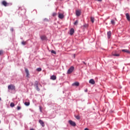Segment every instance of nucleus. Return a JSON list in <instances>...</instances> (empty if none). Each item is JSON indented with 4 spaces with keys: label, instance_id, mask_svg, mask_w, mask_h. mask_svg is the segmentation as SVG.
Listing matches in <instances>:
<instances>
[{
    "label": "nucleus",
    "instance_id": "nucleus-31",
    "mask_svg": "<svg viewBox=\"0 0 130 130\" xmlns=\"http://www.w3.org/2000/svg\"><path fill=\"white\" fill-rule=\"evenodd\" d=\"M20 109H21V107L18 106L17 107V110H20Z\"/></svg>",
    "mask_w": 130,
    "mask_h": 130
},
{
    "label": "nucleus",
    "instance_id": "nucleus-15",
    "mask_svg": "<svg viewBox=\"0 0 130 130\" xmlns=\"http://www.w3.org/2000/svg\"><path fill=\"white\" fill-rule=\"evenodd\" d=\"M107 36L108 39L111 37V31H109L107 32Z\"/></svg>",
    "mask_w": 130,
    "mask_h": 130
},
{
    "label": "nucleus",
    "instance_id": "nucleus-25",
    "mask_svg": "<svg viewBox=\"0 0 130 130\" xmlns=\"http://www.w3.org/2000/svg\"><path fill=\"white\" fill-rule=\"evenodd\" d=\"M78 23H79V21H78V20H76V21L74 22V25L77 26L78 25Z\"/></svg>",
    "mask_w": 130,
    "mask_h": 130
},
{
    "label": "nucleus",
    "instance_id": "nucleus-16",
    "mask_svg": "<svg viewBox=\"0 0 130 130\" xmlns=\"http://www.w3.org/2000/svg\"><path fill=\"white\" fill-rule=\"evenodd\" d=\"M73 86H76L77 87H78V86L80 85V83L78 82H76L74 83H73L72 84Z\"/></svg>",
    "mask_w": 130,
    "mask_h": 130
},
{
    "label": "nucleus",
    "instance_id": "nucleus-27",
    "mask_svg": "<svg viewBox=\"0 0 130 130\" xmlns=\"http://www.w3.org/2000/svg\"><path fill=\"white\" fill-rule=\"evenodd\" d=\"M36 88L37 91H40V89L39 88V87L38 86H36Z\"/></svg>",
    "mask_w": 130,
    "mask_h": 130
},
{
    "label": "nucleus",
    "instance_id": "nucleus-32",
    "mask_svg": "<svg viewBox=\"0 0 130 130\" xmlns=\"http://www.w3.org/2000/svg\"><path fill=\"white\" fill-rule=\"evenodd\" d=\"M83 26H84V27H88V25L87 24L84 25Z\"/></svg>",
    "mask_w": 130,
    "mask_h": 130
},
{
    "label": "nucleus",
    "instance_id": "nucleus-13",
    "mask_svg": "<svg viewBox=\"0 0 130 130\" xmlns=\"http://www.w3.org/2000/svg\"><path fill=\"white\" fill-rule=\"evenodd\" d=\"M89 84H91L92 85H94V84H95V81H94V79H90L89 80Z\"/></svg>",
    "mask_w": 130,
    "mask_h": 130
},
{
    "label": "nucleus",
    "instance_id": "nucleus-39",
    "mask_svg": "<svg viewBox=\"0 0 130 130\" xmlns=\"http://www.w3.org/2000/svg\"><path fill=\"white\" fill-rule=\"evenodd\" d=\"M115 20H116V18H115Z\"/></svg>",
    "mask_w": 130,
    "mask_h": 130
},
{
    "label": "nucleus",
    "instance_id": "nucleus-22",
    "mask_svg": "<svg viewBox=\"0 0 130 130\" xmlns=\"http://www.w3.org/2000/svg\"><path fill=\"white\" fill-rule=\"evenodd\" d=\"M37 72H41L42 71V69H41V68H39L37 69Z\"/></svg>",
    "mask_w": 130,
    "mask_h": 130
},
{
    "label": "nucleus",
    "instance_id": "nucleus-1",
    "mask_svg": "<svg viewBox=\"0 0 130 130\" xmlns=\"http://www.w3.org/2000/svg\"><path fill=\"white\" fill-rule=\"evenodd\" d=\"M74 70H75V67L74 66H71L68 70L67 73L69 74H72L73 72H74Z\"/></svg>",
    "mask_w": 130,
    "mask_h": 130
},
{
    "label": "nucleus",
    "instance_id": "nucleus-33",
    "mask_svg": "<svg viewBox=\"0 0 130 130\" xmlns=\"http://www.w3.org/2000/svg\"><path fill=\"white\" fill-rule=\"evenodd\" d=\"M95 1H98V2H102V0H95Z\"/></svg>",
    "mask_w": 130,
    "mask_h": 130
},
{
    "label": "nucleus",
    "instance_id": "nucleus-17",
    "mask_svg": "<svg viewBox=\"0 0 130 130\" xmlns=\"http://www.w3.org/2000/svg\"><path fill=\"white\" fill-rule=\"evenodd\" d=\"M41 39L42 40H45V39H46V37L45 36H42Z\"/></svg>",
    "mask_w": 130,
    "mask_h": 130
},
{
    "label": "nucleus",
    "instance_id": "nucleus-34",
    "mask_svg": "<svg viewBox=\"0 0 130 130\" xmlns=\"http://www.w3.org/2000/svg\"><path fill=\"white\" fill-rule=\"evenodd\" d=\"M84 130H89V129L88 128H85Z\"/></svg>",
    "mask_w": 130,
    "mask_h": 130
},
{
    "label": "nucleus",
    "instance_id": "nucleus-37",
    "mask_svg": "<svg viewBox=\"0 0 130 130\" xmlns=\"http://www.w3.org/2000/svg\"><path fill=\"white\" fill-rule=\"evenodd\" d=\"M87 90L86 89V90H85V92H87Z\"/></svg>",
    "mask_w": 130,
    "mask_h": 130
},
{
    "label": "nucleus",
    "instance_id": "nucleus-12",
    "mask_svg": "<svg viewBox=\"0 0 130 130\" xmlns=\"http://www.w3.org/2000/svg\"><path fill=\"white\" fill-rule=\"evenodd\" d=\"M51 80H53V81L56 80V76L55 75L51 76L50 77Z\"/></svg>",
    "mask_w": 130,
    "mask_h": 130
},
{
    "label": "nucleus",
    "instance_id": "nucleus-5",
    "mask_svg": "<svg viewBox=\"0 0 130 130\" xmlns=\"http://www.w3.org/2000/svg\"><path fill=\"white\" fill-rule=\"evenodd\" d=\"M25 72L26 74L27 78H29V76H30V74L29 73V70H28V69L25 68Z\"/></svg>",
    "mask_w": 130,
    "mask_h": 130
},
{
    "label": "nucleus",
    "instance_id": "nucleus-23",
    "mask_svg": "<svg viewBox=\"0 0 130 130\" xmlns=\"http://www.w3.org/2000/svg\"><path fill=\"white\" fill-rule=\"evenodd\" d=\"M10 106H11V107H15V104H14V103H11L10 104Z\"/></svg>",
    "mask_w": 130,
    "mask_h": 130
},
{
    "label": "nucleus",
    "instance_id": "nucleus-6",
    "mask_svg": "<svg viewBox=\"0 0 130 130\" xmlns=\"http://www.w3.org/2000/svg\"><path fill=\"white\" fill-rule=\"evenodd\" d=\"M76 15L77 17H79V16H81V11L80 10H76Z\"/></svg>",
    "mask_w": 130,
    "mask_h": 130
},
{
    "label": "nucleus",
    "instance_id": "nucleus-19",
    "mask_svg": "<svg viewBox=\"0 0 130 130\" xmlns=\"http://www.w3.org/2000/svg\"><path fill=\"white\" fill-rule=\"evenodd\" d=\"M75 117L76 118V119H81V117H80V115H77V116H75Z\"/></svg>",
    "mask_w": 130,
    "mask_h": 130
},
{
    "label": "nucleus",
    "instance_id": "nucleus-18",
    "mask_svg": "<svg viewBox=\"0 0 130 130\" xmlns=\"http://www.w3.org/2000/svg\"><path fill=\"white\" fill-rule=\"evenodd\" d=\"M24 105H25L26 106H29V105H30V103L29 102H25Z\"/></svg>",
    "mask_w": 130,
    "mask_h": 130
},
{
    "label": "nucleus",
    "instance_id": "nucleus-24",
    "mask_svg": "<svg viewBox=\"0 0 130 130\" xmlns=\"http://www.w3.org/2000/svg\"><path fill=\"white\" fill-rule=\"evenodd\" d=\"M90 20L92 23H94V17H90Z\"/></svg>",
    "mask_w": 130,
    "mask_h": 130
},
{
    "label": "nucleus",
    "instance_id": "nucleus-14",
    "mask_svg": "<svg viewBox=\"0 0 130 130\" xmlns=\"http://www.w3.org/2000/svg\"><path fill=\"white\" fill-rule=\"evenodd\" d=\"M2 5H3V6H4L5 7H7L8 6V3L4 1L2 2Z\"/></svg>",
    "mask_w": 130,
    "mask_h": 130
},
{
    "label": "nucleus",
    "instance_id": "nucleus-4",
    "mask_svg": "<svg viewBox=\"0 0 130 130\" xmlns=\"http://www.w3.org/2000/svg\"><path fill=\"white\" fill-rule=\"evenodd\" d=\"M112 55H113V56H119V54L117 53V51H115L112 52Z\"/></svg>",
    "mask_w": 130,
    "mask_h": 130
},
{
    "label": "nucleus",
    "instance_id": "nucleus-8",
    "mask_svg": "<svg viewBox=\"0 0 130 130\" xmlns=\"http://www.w3.org/2000/svg\"><path fill=\"white\" fill-rule=\"evenodd\" d=\"M125 16H126V18L127 21H128L129 22V21H130L129 14L128 13H126Z\"/></svg>",
    "mask_w": 130,
    "mask_h": 130
},
{
    "label": "nucleus",
    "instance_id": "nucleus-35",
    "mask_svg": "<svg viewBox=\"0 0 130 130\" xmlns=\"http://www.w3.org/2000/svg\"><path fill=\"white\" fill-rule=\"evenodd\" d=\"M40 111L41 112L42 110H41V107H40Z\"/></svg>",
    "mask_w": 130,
    "mask_h": 130
},
{
    "label": "nucleus",
    "instance_id": "nucleus-29",
    "mask_svg": "<svg viewBox=\"0 0 130 130\" xmlns=\"http://www.w3.org/2000/svg\"><path fill=\"white\" fill-rule=\"evenodd\" d=\"M56 15H57L56 13H53L52 14L53 17H55V16H56Z\"/></svg>",
    "mask_w": 130,
    "mask_h": 130
},
{
    "label": "nucleus",
    "instance_id": "nucleus-20",
    "mask_svg": "<svg viewBox=\"0 0 130 130\" xmlns=\"http://www.w3.org/2000/svg\"><path fill=\"white\" fill-rule=\"evenodd\" d=\"M34 86L35 87L38 86V81H35Z\"/></svg>",
    "mask_w": 130,
    "mask_h": 130
},
{
    "label": "nucleus",
    "instance_id": "nucleus-3",
    "mask_svg": "<svg viewBox=\"0 0 130 130\" xmlns=\"http://www.w3.org/2000/svg\"><path fill=\"white\" fill-rule=\"evenodd\" d=\"M69 123L71 125H72V126H76V123L72 120H69Z\"/></svg>",
    "mask_w": 130,
    "mask_h": 130
},
{
    "label": "nucleus",
    "instance_id": "nucleus-9",
    "mask_svg": "<svg viewBox=\"0 0 130 130\" xmlns=\"http://www.w3.org/2000/svg\"><path fill=\"white\" fill-rule=\"evenodd\" d=\"M75 33V29H74L73 28H72L70 30V34L71 35H73Z\"/></svg>",
    "mask_w": 130,
    "mask_h": 130
},
{
    "label": "nucleus",
    "instance_id": "nucleus-38",
    "mask_svg": "<svg viewBox=\"0 0 130 130\" xmlns=\"http://www.w3.org/2000/svg\"><path fill=\"white\" fill-rule=\"evenodd\" d=\"M2 100V99L0 98V101Z\"/></svg>",
    "mask_w": 130,
    "mask_h": 130
},
{
    "label": "nucleus",
    "instance_id": "nucleus-11",
    "mask_svg": "<svg viewBox=\"0 0 130 130\" xmlns=\"http://www.w3.org/2000/svg\"><path fill=\"white\" fill-rule=\"evenodd\" d=\"M121 51H122V52H126L127 53L130 54L129 50H128L127 49H122V50H121Z\"/></svg>",
    "mask_w": 130,
    "mask_h": 130
},
{
    "label": "nucleus",
    "instance_id": "nucleus-21",
    "mask_svg": "<svg viewBox=\"0 0 130 130\" xmlns=\"http://www.w3.org/2000/svg\"><path fill=\"white\" fill-rule=\"evenodd\" d=\"M111 24H112V25H115V21H114V20H112L111 21Z\"/></svg>",
    "mask_w": 130,
    "mask_h": 130
},
{
    "label": "nucleus",
    "instance_id": "nucleus-30",
    "mask_svg": "<svg viewBox=\"0 0 130 130\" xmlns=\"http://www.w3.org/2000/svg\"><path fill=\"white\" fill-rule=\"evenodd\" d=\"M4 53V51L3 50H0V55H2Z\"/></svg>",
    "mask_w": 130,
    "mask_h": 130
},
{
    "label": "nucleus",
    "instance_id": "nucleus-36",
    "mask_svg": "<svg viewBox=\"0 0 130 130\" xmlns=\"http://www.w3.org/2000/svg\"><path fill=\"white\" fill-rule=\"evenodd\" d=\"M84 64H86V62H83Z\"/></svg>",
    "mask_w": 130,
    "mask_h": 130
},
{
    "label": "nucleus",
    "instance_id": "nucleus-7",
    "mask_svg": "<svg viewBox=\"0 0 130 130\" xmlns=\"http://www.w3.org/2000/svg\"><path fill=\"white\" fill-rule=\"evenodd\" d=\"M39 123L41 124L42 126L44 127L45 126V124H44V122L42 121V120H39Z\"/></svg>",
    "mask_w": 130,
    "mask_h": 130
},
{
    "label": "nucleus",
    "instance_id": "nucleus-28",
    "mask_svg": "<svg viewBox=\"0 0 130 130\" xmlns=\"http://www.w3.org/2000/svg\"><path fill=\"white\" fill-rule=\"evenodd\" d=\"M21 44H22V45H26V42L22 41Z\"/></svg>",
    "mask_w": 130,
    "mask_h": 130
},
{
    "label": "nucleus",
    "instance_id": "nucleus-26",
    "mask_svg": "<svg viewBox=\"0 0 130 130\" xmlns=\"http://www.w3.org/2000/svg\"><path fill=\"white\" fill-rule=\"evenodd\" d=\"M51 52V53H53L54 54H56V52H55V51L54 50H52Z\"/></svg>",
    "mask_w": 130,
    "mask_h": 130
},
{
    "label": "nucleus",
    "instance_id": "nucleus-2",
    "mask_svg": "<svg viewBox=\"0 0 130 130\" xmlns=\"http://www.w3.org/2000/svg\"><path fill=\"white\" fill-rule=\"evenodd\" d=\"M8 89L9 90H16V87L15 86V85H13V84H11L10 85L8 86Z\"/></svg>",
    "mask_w": 130,
    "mask_h": 130
},
{
    "label": "nucleus",
    "instance_id": "nucleus-10",
    "mask_svg": "<svg viewBox=\"0 0 130 130\" xmlns=\"http://www.w3.org/2000/svg\"><path fill=\"white\" fill-rule=\"evenodd\" d=\"M58 18L59 19H63V18H64V15H63L62 14L59 13L58 14Z\"/></svg>",
    "mask_w": 130,
    "mask_h": 130
}]
</instances>
